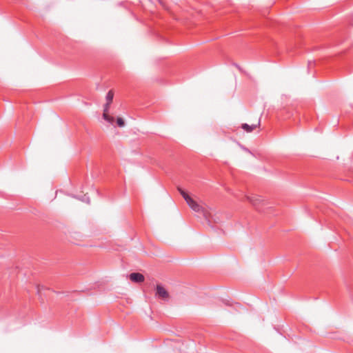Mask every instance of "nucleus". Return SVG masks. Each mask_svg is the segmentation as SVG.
I'll return each instance as SVG.
<instances>
[{
	"label": "nucleus",
	"instance_id": "obj_4",
	"mask_svg": "<svg viewBox=\"0 0 353 353\" xmlns=\"http://www.w3.org/2000/svg\"><path fill=\"white\" fill-rule=\"evenodd\" d=\"M110 104L111 103L106 102V103L104 105L103 117L108 123H113L114 121V117L108 114Z\"/></svg>",
	"mask_w": 353,
	"mask_h": 353
},
{
	"label": "nucleus",
	"instance_id": "obj_9",
	"mask_svg": "<svg viewBox=\"0 0 353 353\" xmlns=\"http://www.w3.org/2000/svg\"><path fill=\"white\" fill-rule=\"evenodd\" d=\"M85 201H86L88 203H90V199L89 198H87L86 200H84Z\"/></svg>",
	"mask_w": 353,
	"mask_h": 353
},
{
	"label": "nucleus",
	"instance_id": "obj_6",
	"mask_svg": "<svg viewBox=\"0 0 353 353\" xmlns=\"http://www.w3.org/2000/svg\"><path fill=\"white\" fill-rule=\"evenodd\" d=\"M130 279L134 283H141L144 281V276L139 272L131 273L129 276Z\"/></svg>",
	"mask_w": 353,
	"mask_h": 353
},
{
	"label": "nucleus",
	"instance_id": "obj_8",
	"mask_svg": "<svg viewBox=\"0 0 353 353\" xmlns=\"http://www.w3.org/2000/svg\"><path fill=\"white\" fill-rule=\"evenodd\" d=\"M117 123L118 126L122 128L125 125L124 120L121 117H118L117 119Z\"/></svg>",
	"mask_w": 353,
	"mask_h": 353
},
{
	"label": "nucleus",
	"instance_id": "obj_5",
	"mask_svg": "<svg viewBox=\"0 0 353 353\" xmlns=\"http://www.w3.org/2000/svg\"><path fill=\"white\" fill-rule=\"evenodd\" d=\"M261 119H259L258 122L255 124L248 125V123H243L241 128L247 132H252L254 129L260 126Z\"/></svg>",
	"mask_w": 353,
	"mask_h": 353
},
{
	"label": "nucleus",
	"instance_id": "obj_1",
	"mask_svg": "<svg viewBox=\"0 0 353 353\" xmlns=\"http://www.w3.org/2000/svg\"><path fill=\"white\" fill-rule=\"evenodd\" d=\"M177 190L181 194V195L183 196V198L185 199L188 206L195 212L201 214L209 224H211L212 222H219V219L218 216H216L215 214H212V213L210 210H208L199 203H198L196 201H195L182 188L178 187Z\"/></svg>",
	"mask_w": 353,
	"mask_h": 353
},
{
	"label": "nucleus",
	"instance_id": "obj_10",
	"mask_svg": "<svg viewBox=\"0 0 353 353\" xmlns=\"http://www.w3.org/2000/svg\"><path fill=\"white\" fill-rule=\"evenodd\" d=\"M40 290H41V289H40V286H38V287H37V292H38V293H39V292H40Z\"/></svg>",
	"mask_w": 353,
	"mask_h": 353
},
{
	"label": "nucleus",
	"instance_id": "obj_2",
	"mask_svg": "<svg viewBox=\"0 0 353 353\" xmlns=\"http://www.w3.org/2000/svg\"><path fill=\"white\" fill-rule=\"evenodd\" d=\"M155 295L163 301H168L170 296L168 292L161 285H157Z\"/></svg>",
	"mask_w": 353,
	"mask_h": 353
},
{
	"label": "nucleus",
	"instance_id": "obj_3",
	"mask_svg": "<svg viewBox=\"0 0 353 353\" xmlns=\"http://www.w3.org/2000/svg\"><path fill=\"white\" fill-rule=\"evenodd\" d=\"M246 200H248L254 208H257L259 207V205L263 202L262 198L259 196L252 195L245 196Z\"/></svg>",
	"mask_w": 353,
	"mask_h": 353
},
{
	"label": "nucleus",
	"instance_id": "obj_7",
	"mask_svg": "<svg viewBox=\"0 0 353 353\" xmlns=\"http://www.w3.org/2000/svg\"><path fill=\"white\" fill-rule=\"evenodd\" d=\"M113 97H114V92H113L112 90H110L107 93V95H106V101H107V102L112 103V100H113Z\"/></svg>",
	"mask_w": 353,
	"mask_h": 353
}]
</instances>
